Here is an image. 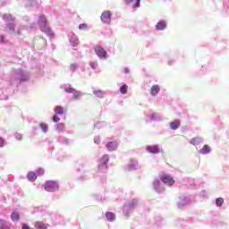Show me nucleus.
Instances as JSON below:
<instances>
[{
  "label": "nucleus",
  "mask_w": 229,
  "mask_h": 229,
  "mask_svg": "<svg viewBox=\"0 0 229 229\" xmlns=\"http://www.w3.org/2000/svg\"><path fill=\"white\" fill-rule=\"evenodd\" d=\"M60 121V117H58V116H54L53 117V122L54 123H58Z\"/></svg>",
  "instance_id": "45"
},
{
  "label": "nucleus",
  "mask_w": 229,
  "mask_h": 229,
  "mask_svg": "<svg viewBox=\"0 0 229 229\" xmlns=\"http://www.w3.org/2000/svg\"><path fill=\"white\" fill-rule=\"evenodd\" d=\"M64 92L67 94H72V99L79 100L81 99V97L84 95L83 92L69 86L64 88Z\"/></svg>",
  "instance_id": "6"
},
{
  "label": "nucleus",
  "mask_w": 229,
  "mask_h": 229,
  "mask_svg": "<svg viewBox=\"0 0 229 229\" xmlns=\"http://www.w3.org/2000/svg\"><path fill=\"white\" fill-rule=\"evenodd\" d=\"M24 21L30 24V30H37V26H39V29L43 33H46L47 37L50 38H53L55 36V32L49 28V24L47 23V20L46 19V16L35 15L34 18H30L28 16H25Z\"/></svg>",
  "instance_id": "1"
},
{
  "label": "nucleus",
  "mask_w": 229,
  "mask_h": 229,
  "mask_svg": "<svg viewBox=\"0 0 229 229\" xmlns=\"http://www.w3.org/2000/svg\"><path fill=\"white\" fill-rule=\"evenodd\" d=\"M94 51H95L97 56H98L100 58V60H106L108 58V54L106 53V50H105V48H103V47L96 46L94 47Z\"/></svg>",
  "instance_id": "8"
},
{
  "label": "nucleus",
  "mask_w": 229,
  "mask_h": 229,
  "mask_svg": "<svg viewBox=\"0 0 229 229\" xmlns=\"http://www.w3.org/2000/svg\"><path fill=\"white\" fill-rule=\"evenodd\" d=\"M14 137L16 140H22V134L21 133H18V132L14 133Z\"/></svg>",
  "instance_id": "38"
},
{
  "label": "nucleus",
  "mask_w": 229,
  "mask_h": 229,
  "mask_svg": "<svg viewBox=\"0 0 229 229\" xmlns=\"http://www.w3.org/2000/svg\"><path fill=\"white\" fill-rule=\"evenodd\" d=\"M223 203H225V200L223 199V198H217L216 199V207H223Z\"/></svg>",
  "instance_id": "33"
},
{
  "label": "nucleus",
  "mask_w": 229,
  "mask_h": 229,
  "mask_svg": "<svg viewBox=\"0 0 229 229\" xmlns=\"http://www.w3.org/2000/svg\"><path fill=\"white\" fill-rule=\"evenodd\" d=\"M161 182L165 185H168V187H172V185H174V179H173V177H171V175H168V174L163 175L161 177Z\"/></svg>",
  "instance_id": "12"
},
{
  "label": "nucleus",
  "mask_w": 229,
  "mask_h": 229,
  "mask_svg": "<svg viewBox=\"0 0 229 229\" xmlns=\"http://www.w3.org/2000/svg\"><path fill=\"white\" fill-rule=\"evenodd\" d=\"M94 96H96V98H105V94H106L104 90H94L93 91Z\"/></svg>",
  "instance_id": "24"
},
{
  "label": "nucleus",
  "mask_w": 229,
  "mask_h": 229,
  "mask_svg": "<svg viewBox=\"0 0 229 229\" xmlns=\"http://www.w3.org/2000/svg\"><path fill=\"white\" fill-rule=\"evenodd\" d=\"M91 69L96 70L98 68V62H93L89 64Z\"/></svg>",
  "instance_id": "40"
},
{
  "label": "nucleus",
  "mask_w": 229,
  "mask_h": 229,
  "mask_svg": "<svg viewBox=\"0 0 229 229\" xmlns=\"http://www.w3.org/2000/svg\"><path fill=\"white\" fill-rule=\"evenodd\" d=\"M95 144H99L101 142V138L99 136H96L94 138Z\"/></svg>",
  "instance_id": "42"
},
{
  "label": "nucleus",
  "mask_w": 229,
  "mask_h": 229,
  "mask_svg": "<svg viewBox=\"0 0 229 229\" xmlns=\"http://www.w3.org/2000/svg\"><path fill=\"white\" fill-rule=\"evenodd\" d=\"M165 28H167V23L165 21H160L156 25V29L157 30V31H164Z\"/></svg>",
  "instance_id": "18"
},
{
  "label": "nucleus",
  "mask_w": 229,
  "mask_h": 229,
  "mask_svg": "<svg viewBox=\"0 0 229 229\" xmlns=\"http://www.w3.org/2000/svg\"><path fill=\"white\" fill-rule=\"evenodd\" d=\"M42 174H44V169H42V168L38 169L36 175L42 176Z\"/></svg>",
  "instance_id": "41"
},
{
  "label": "nucleus",
  "mask_w": 229,
  "mask_h": 229,
  "mask_svg": "<svg viewBox=\"0 0 229 229\" xmlns=\"http://www.w3.org/2000/svg\"><path fill=\"white\" fill-rule=\"evenodd\" d=\"M38 126L39 128H41V131H43V133H47V131L49 130V126H47V123H39Z\"/></svg>",
  "instance_id": "27"
},
{
  "label": "nucleus",
  "mask_w": 229,
  "mask_h": 229,
  "mask_svg": "<svg viewBox=\"0 0 229 229\" xmlns=\"http://www.w3.org/2000/svg\"><path fill=\"white\" fill-rule=\"evenodd\" d=\"M106 221L113 223V221H115V214H114L113 212H106Z\"/></svg>",
  "instance_id": "21"
},
{
  "label": "nucleus",
  "mask_w": 229,
  "mask_h": 229,
  "mask_svg": "<svg viewBox=\"0 0 229 229\" xmlns=\"http://www.w3.org/2000/svg\"><path fill=\"white\" fill-rule=\"evenodd\" d=\"M159 92H160V86H158V85L152 86V88L150 89V94L152 96H157V94H158Z\"/></svg>",
  "instance_id": "22"
},
{
  "label": "nucleus",
  "mask_w": 229,
  "mask_h": 229,
  "mask_svg": "<svg viewBox=\"0 0 229 229\" xmlns=\"http://www.w3.org/2000/svg\"><path fill=\"white\" fill-rule=\"evenodd\" d=\"M44 189L47 192H56L60 190V186L56 181H47L44 184Z\"/></svg>",
  "instance_id": "5"
},
{
  "label": "nucleus",
  "mask_w": 229,
  "mask_h": 229,
  "mask_svg": "<svg viewBox=\"0 0 229 229\" xmlns=\"http://www.w3.org/2000/svg\"><path fill=\"white\" fill-rule=\"evenodd\" d=\"M0 42H1V44H6V42H8V40L6 39V38H4V35H0Z\"/></svg>",
  "instance_id": "39"
},
{
  "label": "nucleus",
  "mask_w": 229,
  "mask_h": 229,
  "mask_svg": "<svg viewBox=\"0 0 229 229\" xmlns=\"http://www.w3.org/2000/svg\"><path fill=\"white\" fill-rule=\"evenodd\" d=\"M100 19L104 24H110L112 22V13L110 11H104Z\"/></svg>",
  "instance_id": "9"
},
{
  "label": "nucleus",
  "mask_w": 229,
  "mask_h": 229,
  "mask_svg": "<svg viewBox=\"0 0 229 229\" xmlns=\"http://www.w3.org/2000/svg\"><path fill=\"white\" fill-rule=\"evenodd\" d=\"M118 146H119V143H117V141H110L106 145V149H108V151H115Z\"/></svg>",
  "instance_id": "16"
},
{
  "label": "nucleus",
  "mask_w": 229,
  "mask_h": 229,
  "mask_svg": "<svg viewBox=\"0 0 229 229\" xmlns=\"http://www.w3.org/2000/svg\"><path fill=\"white\" fill-rule=\"evenodd\" d=\"M27 178L29 182H35V180H37V174H35V172H30L27 174Z\"/></svg>",
  "instance_id": "26"
},
{
  "label": "nucleus",
  "mask_w": 229,
  "mask_h": 229,
  "mask_svg": "<svg viewBox=\"0 0 229 229\" xmlns=\"http://www.w3.org/2000/svg\"><path fill=\"white\" fill-rule=\"evenodd\" d=\"M120 92L121 94H126V92H128V86L126 84L123 85L120 88Z\"/></svg>",
  "instance_id": "35"
},
{
  "label": "nucleus",
  "mask_w": 229,
  "mask_h": 229,
  "mask_svg": "<svg viewBox=\"0 0 229 229\" xmlns=\"http://www.w3.org/2000/svg\"><path fill=\"white\" fill-rule=\"evenodd\" d=\"M11 219H12V221H19V219H20L19 213L13 212L11 215Z\"/></svg>",
  "instance_id": "32"
},
{
  "label": "nucleus",
  "mask_w": 229,
  "mask_h": 229,
  "mask_svg": "<svg viewBox=\"0 0 229 229\" xmlns=\"http://www.w3.org/2000/svg\"><path fill=\"white\" fill-rule=\"evenodd\" d=\"M153 187L156 192H164V182H162V179H155L153 182Z\"/></svg>",
  "instance_id": "10"
},
{
  "label": "nucleus",
  "mask_w": 229,
  "mask_h": 229,
  "mask_svg": "<svg viewBox=\"0 0 229 229\" xmlns=\"http://www.w3.org/2000/svg\"><path fill=\"white\" fill-rule=\"evenodd\" d=\"M103 126H106V123H105V122H98L95 123V128H103Z\"/></svg>",
  "instance_id": "36"
},
{
  "label": "nucleus",
  "mask_w": 229,
  "mask_h": 229,
  "mask_svg": "<svg viewBox=\"0 0 229 229\" xmlns=\"http://www.w3.org/2000/svg\"><path fill=\"white\" fill-rule=\"evenodd\" d=\"M36 228L37 229H47V227L46 226V225H44V223L42 222H38L36 224Z\"/></svg>",
  "instance_id": "34"
},
{
  "label": "nucleus",
  "mask_w": 229,
  "mask_h": 229,
  "mask_svg": "<svg viewBox=\"0 0 229 229\" xmlns=\"http://www.w3.org/2000/svg\"><path fill=\"white\" fill-rule=\"evenodd\" d=\"M150 121H162V115L159 114L154 113L149 114Z\"/></svg>",
  "instance_id": "23"
},
{
  "label": "nucleus",
  "mask_w": 229,
  "mask_h": 229,
  "mask_svg": "<svg viewBox=\"0 0 229 229\" xmlns=\"http://www.w3.org/2000/svg\"><path fill=\"white\" fill-rule=\"evenodd\" d=\"M2 19L4 21V22H7V27L9 28V31H11V33L21 35V29L15 28V23H13L14 18L12 16V14H3Z\"/></svg>",
  "instance_id": "2"
},
{
  "label": "nucleus",
  "mask_w": 229,
  "mask_h": 229,
  "mask_svg": "<svg viewBox=\"0 0 229 229\" xmlns=\"http://www.w3.org/2000/svg\"><path fill=\"white\" fill-rule=\"evenodd\" d=\"M211 151L212 149L210 148V146L204 145L203 148L199 150V153H200V155H208Z\"/></svg>",
  "instance_id": "20"
},
{
  "label": "nucleus",
  "mask_w": 229,
  "mask_h": 229,
  "mask_svg": "<svg viewBox=\"0 0 229 229\" xmlns=\"http://www.w3.org/2000/svg\"><path fill=\"white\" fill-rule=\"evenodd\" d=\"M146 149L148 153H150L151 155H158V153H160L159 145L147 146Z\"/></svg>",
  "instance_id": "14"
},
{
  "label": "nucleus",
  "mask_w": 229,
  "mask_h": 229,
  "mask_svg": "<svg viewBox=\"0 0 229 229\" xmlns=\"http://www.w3.org/2000/svg\"><path fill=\"white\" fill-rule=\"evenodd\" d=\"M97 199H99V198H97Z\"/></svg>",
  "instance_id": "48"
},
{
  "label": "nucleus",
  "mask_w": 229,
  "mask_h": 229,
  "mask_svg": "<svg viewBox=\"0 0 229 229\" xmlns=\"http://www.w3.org/2000/svg\"><path fill=\"white\" fill-rule=\"evenodd\" d=\"M71 142V140L70 139H67V138H64L63 139V144H69Z\"/></svg>",
  "instance_id": "44"
},
{
  "label": "nucleus",
  "mask_w": 229,
  "mask_h": 229,
  "mask_svg": "<svg viewBox=\"0 0 229 229\" xmlns=\"http://www.w3.org/2000/svg\"><path fill=\"white\" fill-rule=\"evenodd\" d=\"M108 160H110V157L106 154L104 155L100 159V162L98 164V170L101 173H105V171L108 169Z\"/></svg>",
  "instance_id": "7"
},
{
  "label": "nucleus",
  "mask_w": 229,
  "mask_h": 229,
  "mask_svg": "<svg viewBox=\"0 0 229 229\" xmlns=\"http://www.w3.org/2000/svg\"><path fill=\"white\" fill-rule=\"evenodd\" d=\"M123 72H124V74H130V69L129 68H124Z\"/></svg>",
  "instance_id": "46"
},
{
  "label": "nucleus",
  "mask_w": 229,
  "mask_h": 229,
  "mask_svg": "<svg viewBox=\"0 0 229 229\" xmlns=\"http://www.w3.org/2000/svg\"><path fill=\"white\" fill-rule=\"evenodd\" d=\"M17 83H21V81H26L28 80V74L24 72L22 70H15L13 76L12 78Z\"/></svg>",
  "instance_id": "4"
},
{
  "label": "nucleus",
  "mask_w": 229,
  "mask_h": 229,
  "mask_svg": "<svg viewBox=\"0 0 229 229\" xmlns=\"http://www.w3.org/2000/svg\"><path fill=\"white\" fill-rule=\"evenodd\" d=\"M69 69L72 72H74L75 71H78V69H80V64L78 63L71 64Z\"/></svg>",
  "instance_id": "28"
},
{
  "label": "nucleus",
  "mask_w": 229,
  "mask_h": 229,
  "mask_svg": "<svg viewBox=\"0 0 229 229\" xmlns=\"http://www.w3.org/2000/svg\"><path fill=\"white\" fill-rule=\"evenodd\" d=\"M191 197L182 196L180 198V201L177 203L178 208H183V207H187V205H191Z\"/></svg>",
  "instance_id": "11"
},
{
  "label": "nucleus",
  "mask_w": 229,
  "mask_h": 229,
  "mask_svg": "<svg viewBox=\"0 0 229 229\" xmlns=\"http://www.w3.org/2000/svg\"><path fill=\"white\" fill-rule=\"evenodd\" d=\"M0 229H10V226L6 225V221L0 218Z\"/></svg>",
  "instance_id": "30"
},
{
  "label": "nucleus",
  "mask_w": 229,
  "mask_h": 229,
  "mask_svg": "<svg viewBox=\"0 0 229 229\" xmlns=\"http://www.w3.org/2000/svg\"><path fill=\"white\" fill-rule=\"evenodd\" d=\"M56 130L58 131H63V130H64V123H57Z\"/></svg>",
  "instance_id": "37"
},
{
  "label": "nucleus",
  "mask_w": 229,
  "mask_h": 229,
  "mask_svg": "<svg viewBox=\"0 0 229 229\" xmlns=\"http://www.w3.org/2000/svg\"><path fill=\"white\" fill-rule=\"evenodd\" d=\"M126 171H137L139 169V161L131 160L130 163L125 167Z\"/></svg>",
  "instance_id": "13"
},
{
  "label": "nucleus",
  "mask_w": 229,
  "mask_h": 229,
  "mask_svg": "<svg viewBox=\"0 0 229 229\" xmlns=\"http://www.w3.org/2000/svg\"><path fill=\"white\" fill-rule=\"evenodd\" d=\"M79 30L82 31H89V25H87V23H81L79 25Z\"/></svg>",
  "instance_id": "31"
},
{
  "label": "nucleus",
  "mask_w": 229,
  "mask_h": 229,
  "mask_svg": "<svg viewBox=\"0 0 229 229\" xmlns=\"http://www.w3.org/2000/svg\"><path fill=\"white\" fill-rule=\"evenodd\" d=\"M0 148H4V140L3 137H0Z\"/></svg>",
  "instance_id": "43"
},
{
  "label": "nucleus",
  "mask_w": 229,
  "mask_h": 229,
  "mask_svg": "<svg viewBox=\"0 0 229 229\" xmlns=\"http://www.w3.org/2000/svg\"><path fill=\"white\" fill-rule=\"evenodd\" d=\"M169 65H171V61H168Z\"/></svg>",
  "instance_id": "47"
},
{
  "label": "nucleus",
  "mask_w": 229,
  "mask_h": 229,
  "mask_svg": "<svg viewBox=\"0 0 229 229\" xmlns=\"http://www.w3.org/2000/svg\"><path fill=\"white\" fill-rule=\"evenodd\" d=\"M70 44L73 47H76L78 44H80V39H78V36L75 34H72L70 38Z\"/></svg>",
  "instance_id": "19"
},
{
  "label": "nucleus",
  "mask_w": 229,
  "mask_h": 229,
  "mask_svg": "<svg viewBox=\"0 0 229 229\" xmlns=\"http://www.w3.org/2000/svg\"><path fill=\"white\" fill-rule=\"evenodd\" d=\"M125 4L131 8H140V0H125Z\"/></svg>",
  "instance_id": "15"
},
{
  "label": "nucleus",
  "mask_w": 229,
  "mask_h": 229,
  "mask_svg": "<svg viewBox=\"0 0 229 229\" xmlns=\"http://www.w3.org/2000/svg\"><path fill=\"white\" fill-rule=\"evenodd\" d=\"M190 143L192 144V146H199V144H203V138L201 137L192 138L190 140Z\"/></svg>",
  "instance_id": "17"
},
{
  "label": "nucleus",
  "mask_w": 229,
  "mask_h": 229,
  "mask_svg": "<svg viewBox=\"0 0 229 229\" xmlns=\"http://www.w3.org/2000/svg\"><path fill=\"white\" fill-rule=\"evenodd\" d=\"M170 128L172 130H178L180 128V120H175L170 123Z\"/></svg>",
  "instance_id": "25"
},
{
  "label": "nucleus",
  "mask_w": 229,
  "mask_h": 229,
  "mask_svg": "<svg viewBox=\"0 0 229 229\" xmlns=\"http://www.w3.org/2000/svg\"><path fill=\"white\" fill-rule=\"evenodd\" d=\"M55 114L56 115H64V107H62L60 106H55Z\"/></svg>",
  "instance_id": "29"
},
{
  "label": "nucleus",
  "mask_w": 229,
  "mask_h": 229,
  "mask_svg": "<svg viewBox=\"0 0 229 229\" xmlns=\"http://www.w3.org/2000/svg\"><path fill=\"white\" fill-rule=\"evenodd\" d=\"M139 206V199H133L130 200L127 204L123 206V215L128 216L130 214H131L134 210L135 208Z\"/></svg>",
  "instance_id": "3"
}]
</instances>
